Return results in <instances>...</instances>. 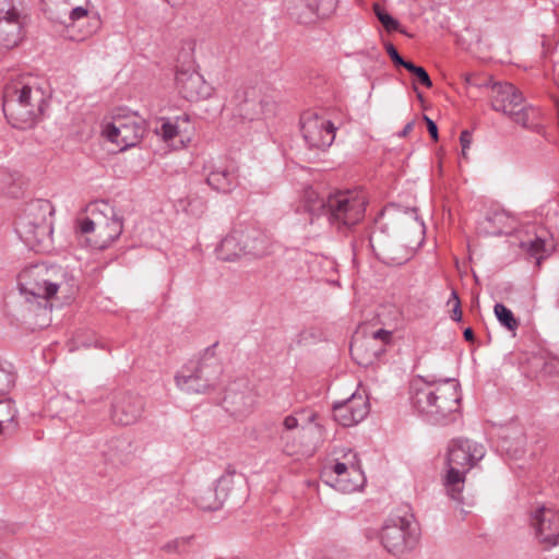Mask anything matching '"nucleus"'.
Returning <instances> with one entry per match:
<instances>
[{"label": "nucleus", "mask_w": 559, "mask_h": 559, "mask_svg": "<svg viewBox=\"0 0 559 559\" xmlns=\"http://www.w3.org/2000/svg\"><path fill=\"white\" fill-rule=\"evenodd\" d=\"M468 85L477 87H490L491 106L496 111L504 115L512 112L514 107H520L524 102L522 93L509 82H492L491 78L468 75L466 76Z\"/></svg>", "instance_id": "obj_10"}, {"label": "nucleus", "mask_w": 559, "mask_h": 559, "mask_svg": "<svg viewBox=\"0 0 559 559\" xmlns=\"http://www.w3.org/2000/svg\"><path fill=\"white\" fill-rule=\"evenodd\" d=\"M64 3H68L72 7H81L79 3L82 1V0H62Z\"/></svg>", "instance_id": "obj_55"}, {"label": "nucleus", "mask_w": 559, "mask_h": 559, "mask_svg": "<svg viewBox=\"0 0 559 559\" xmlns=\"http://www.w3.org/2000/svg\"><path fill=\"white\" fill-rule=\"evenodd\" d=\"M369 245L374 255L388 265H401L409 258L406 247L386 235L382 228L371 234Z\"/></svg>", "instance_id": "obj_15"}, {"label": "nucleus", "mask_w": 559, "mask_h": 559, "mask_svg": "<svg viewBox=\"0 0 559 559\" xmlns=\"http://www.w3.org/2000/svg\"><path fill=\"white\" fill-rule=\"evenodd\" d=\"M191 538L192 537H178L171 539L160 547V551L166 554L181 555L182 552L186 551Z\"/></svg>", "instance_id": "obj_40"}, {"label": "nucleus", "mask_w": 559, "mask_h": 559, "mask_svg": "<svg viewBox=\"0 0 559 559\" xmlns=\"http://www.w3.org/2000/svg\"><path fill=\"white\" fill-rule=\"evenodd\" d=\"M515 229V218L500 207L489 209L479 223V231L487 236L508 235Z\"/></svg>", "instance_id": "obj_21"}, {"label": "nucleus", "mask_w": 559, "mask_h": 559, "mask_svg": "<svg viewBox=\"0 0 559 559\" xmlns=\"http://www.w3.org/2000/svg\"><path fill=\"white\" fill-rule=\"evenodd\" d=\"M462 512H463L464 514H467V513H468V511H466V510H464V509H462Z\"/></svg>", "instance_id": "obj_60"}, {"label": "nucleus", "mask_w": 559, "mask_h": 559, "mask_svg": "<svg viewBox=\"0 0 559 559\" xmlns=\"http://www.w3.org/2000/svg\"><path fill=\"white\" fill-rule=\"evenodd\" d=\"M215 252L217 258L225 262H234L245 257L236 227L221 240Z\"/></svg>", "instance_id": "obj_27"}, {"label": "nucleus", "mask_w": 559, "mask_h": 559, "mask_svg": "<svg viewBox=\"0 0 559 559\" xmlns=\"http://www.w3.org/2000/svg\"><path fill=\"white\" fill-rule=\"evenodd\" d=\"M16 408L12 400L0 397V440L15 432L17 423L15 421Z\"/></svg>", "instance_id": "obj_31"}, {"label": "nucleus", "mask_w": 559, "mask_h": 559, "mask_svg": "<svg viewBox=\"0 0 559 559\" xmlns=\"http://www.w3.org/2000/svg\"><path fill=\"white\" fill-rule=\"evenodd\" d=\"M462 319V311L460 310V300L456 296V322L461 321Z\"/></svg>", "instance_id": "obj_53"}, {"label": "nucleus", "mask_w": 559, "mask_h": 559, "mask_svg": "<svg viewBox=\"0 0 559 559\" xmlns=\"http://www.w3.org/2000/svg\"><path fill=\"white\" fill-rule=\"evenodd\" d=\"M464 338L466 341H473L474 340V332L471 328H466L463 332Z\"/></svg>", "instance_id": "obj_52"}, {"label": "nucleus", "mask_w": 559, "mask_h": 559, "mask_svg": "<svg viewBox=\"0 0 559 559\" xmlns=\"http://www.w3.org/2000/svg\"><path fill=\"white\" fill-rule=\"evenodd\" d=\"M304 207L305 211L309 212L313 216L325 215L328 212V197L321 198L312 190L308 189L304 195Z\"/></svg>", "instance_id": "obj_33"}, {"label": "nucleus", "mask_w": 559, "mask_h": 559, "mask_svg": "<svg viewBox=\"0 0 559 559\" xmlns=\"http://www.w3.org/2000/svg\"><path fill=\"white\" fill-rule=\"evenodd\" d=\"M55 212L53 205L50 201L44 199H37L31 201L24 213L19 217L17 221H29L39 224H52L51 216Z\"/></svg>", "instance_id": "obj_26"}, {"label": "nucleus", "mask_w": 559, "mask_h": 559, "mask_svg": "<svg viewBox=\"0 0 559 559\" xmlns=\"http://www.w3.org/2000/svg\"><path fill=\"white\" fill-rule=\"evenodd\" d=\"M330 468L334 474H336L340 477H344L348 473V469H352L354 472L357 471V466L355 463H350L349 465H347L346 463L343 462H335Z\"/></svg>", "instance_id": "obj_45"}, {"label": "nucleus", "mask_w": 559, "mask_h": 559, "mask_svg": "<svg viewBox=\"0 0 559 559\" xmlns=\"http://www.w3.org/2000/svg\"><path fill=\"white\" fill-rule=\"evenodd\" d=\"M15 10H17V8L13 4V0H0V19Z\"/></svg>", "instance_id": "obj_47"}, {"label": "nucleus", "mask_w": 559, "mask_h": 559, "mask_svg": "<svg viewBox=\"0 0 559 559\" xmlns=\"http://www.w3.org/2000/svg\"><path fill=\"white\" fill-rule=\"evenodd\" d=\"M405 69L409 73H412L416 78L417 82L424 85L425 87L429 88L432 86V81L425 68L416 66L415 63L409 61L408 64H405Z\"/></svg>", "instance_id": "obj_41"}, {"label": "nucleus", "mask_w": 559, "mask_h": 559, "mask_svg": "<svg viewBox=\"0 0 559 559\" xmlns=\"http://www.w3.org/2000/svg\"><path fill=\"white\" fill-rule=\"evenodd\" d=\"M146 131L144 120L136 114L123 117H115L111 122L103 127L102 134L111 143L119 146L120 151L135 146Z\"/></svg>", "instance_id": "obj_9"}, {"label": "nucleus", "mask_w": 559, "mask_h": 559, "mask_svg": "<svg viewBox=\"0 0 559 559\" xmlns=\"http://www.w3.org/2000/svg\"><path fill=\"white\" fill-rule=\"evenodd\" d=\"M530 526L544 550L559 545V512L539 504L530 511Z\"/></svg>", "instance_id": "obj_11"}, {"label": "nucleus", "mask_w": 559, "mask_h": 559, "mask_svg": "<svg viewBox=\"0 0 559 559\" xmlns=\"http://www.w3.org/2000/svg\"><path fill=\"white\" fill-rule=\"evenodd\" d=\"M368 397L353 393L347 400L333 404V417L343 427H352L364 420L369 414Z\"/></svg>", "instance_id": "obj_16"}, {"label": "nucleus", "mask_w": 559, "mask_h": 559, "mask_svg": "<svg viewBox=\"0 0 559 559\" xmlns=\"http://www.w3.org/2000/svg\"><path fill=\"white\" fill-rule=\"evenodd\" d=\"M182 120L185 122H189L190 118L188 115H183L182 117L177 118V121ZM158 135L165 142H169L174 140L180 132L178 122H171L168 119H165L160 126V128L156 131Z\"/></svg>", "instance_id": "obj_38"}, {"label": "nucleus", "mask_w": 559, "mask_h": 559, "mask_svg": "<svg viewBox=\"0 0 559 559\" xmlns=\"http://www.w3.org/2000/svg\"><path fill=\"white\" fill-rule=\"evenodd\" d=\"M23 21L21 12L12 11L0 19V47L11 49L22 40Z\"/></svg>", "instance_id": "obj_23"}, {"label": "nucleus", "mask_w": 559, "mask_h": 559, "mask_svg": "<svg viewBox=\"0 0 559 559\" xmlns=\"http://www.w3.org/2000/svg\"><path fill=\"white\" fill-rule=\"evenodd\" d=\"M423 118L427 124V129H428L430 136L435 141H437L438 140V127H437L436 122L426 115H424Z\"/></svg>", "instance_id": "obj_48"}, {"label": "nucleus", "mask_w": 559, "mask_h": 559, "mask_svg": "<svg viewBox=\"0 0 559 559\" xmlns=\"http://www.w3.org/2000/svg\"><path fill=\"white\" fill-rule=\"evenodd\" d=\"M392 341V332L382 328L369 333H356L349 345L350 356L359 366H372L385 353Z\"/></svg>", "instance_id": "obj_8"}, {"label": "nucleus", "mask_w": 559, "mask_h": 559, "mask_svg": "<svg viewBox=\"0 0 559 559\" xmlns=\"http://www.w3.org/2000/svg\"><path fill=\"white\" fill-rule=\"evenodd\" d=\"M175 82L179 94L189 102L206 99L212 94V86L193 69H178Z\"/></svg>", "instance_id": "obj_17"}, {"label": "nucleus", "mask_w": 559, "mask_h": 559, "mask_svg": "<svg viewBox=\"0 0 559 559\" xmlns=\"http://www.w3.org/2000/svg\"><path fill=\"white\" fill-rule=\"evenodd\" d=\"M144 412V401L139 394L127 391L114 394L110 405V419L115 425L135 424Z\"/></svg>", "instance_id": "obj_13"}, {"label": "nucleus", "mask_w": 559, "mask_h": 559, "mask_svg": "<svg viewBox=\"0 0 559 559\" xmlns=\"http://www.w3.org/2000/svg\"><path fill=\"white\" fill-rule=\"evenodd\" d=\"M224 403L226 404L227 411H229L231 415L237 417H245L252 412L254 406V399L249 391H230L225 396Z\"/></svg>", "instance_id": "obj_28"}, {"label": "nucleus", "mask_w": 559, "mask_h": 559, "mask_svg": "<svg viewBox=\"0 0 559 559\" xmlns=\"http://www.w3.org/2000/svg\"><path fill=\"white\" fill-rule=\"evenodd\" d=\"M451 299H454V288H453V287H451V294H450V299H449V301H450Z\"/></svg>", "instance_id": "obj_58"}, {"label": "nucleus", "mask_w": 559, "mask_h": 559, "mask_svg": "<svg viewBox=\"0 0 559 559\" xmlns=\"http://www.w3.org/2000/svg\"><path fill=\"white\" fill-rule=\"evenodd\" d=\"M380 539L388 552L402 556L417 546L419 530L409 518L392 516L383 524Z\"/></svg>", "instance_id": "obj_7"}, {"label": "nucleus", "mask_w": 559, "mask_h": 559, "mask_svg": "<svg viewBox=\"0 0 559 559\" xmlns=\"http://www.w3.org/2000/svg\"><path fill=\"white\" fill-rule=\"evenodd\" d=\"M215 346L216 344L207 347L197 361H189L197 372L199 380L201 379L202 381L200 385H195L194 388V391L199 394H206L214 391L219 383L223 367L215 355ZM189 389L193 390L191 386Z\"/></svg>", "instance_id": "obj_14"}, {"label": "nucleus", "mask_w": 559, "mask_h": 559, "mask_svg": "<svg viewBox=\"0 0 559 559\" xmlns=\"http://www.w3.org/2000/svg\"><path fill=\"white\" fill-rule=\"evenodd\" d=\"M88 216L78 219V228L86 235L94 249H106L116 241L123 230L122 217L108 201H96L87 205Z\"/></svg>", "instance_id": "obj_2"}, {"label": "nucleus", "mask_w": 559, "mask_h": 559, "mask_svg": "<svg viewBox=\"0 0 559 559\" xmlns=\"http://www.w3.org/2000/svg\"><path fill=\"white\" fill-rule=\"evenodd\" d=\"M318 0H301L302 4L312 13L316 14V4Z\"/></svg>", "instance_id": "obj_51"}, {"label": "nucleus", "mask_w": 559, "mask_h": 559, "mask_svg": "<svg viewBox=\"0 0 559 559\" xmlns=\"http://www.w3.org/2000/svg\"><path fill=\"white\" fill-rule=\"evenodd\" d=\"M235 227L245 255L262 258L271 252L272 239L264 230L251 224Z\"/></svg>", "instance_id": "obj_18"}, {"label": "nucleus", "mask_w": 559, "mask_h": 559, "mask_svg": "<svg viewBox=\"0 0 559 559\" xmlns=\"http://www.w3.org/2000/svg\"><path fill=\"white\" fill-rule=\"evenodd\" d=\"M106 392L103 389H98V392L95 397L82 399L81 403L87 406L95 405L97 402L103 401L105 399Z\"/></svg>", "instance_id": "obj_49"}, {"label": "nucleus", "mask_w": 559, "mask_h": 559, "mask_svg": "<svg viewBox=\"0 0 559 559\" xmlns=\"http://www.w3.org/2000/svg\"><path fill=\"white\" fill-rule=\"evenodd\" d=\"M235 476L236 469L228 466L225 473L216 481L214 489L223 503L228 499L229 495L234 490Z\"/></svg>", "instance_id": "obj_34"}, {"label": "nucleus", "mask_w": 559, "mask_h": 559, "mask_svg": "<svg viewBox=\"0 0 559 559\" xmlns=\"http://www.w3.org/2000/svg\"><path fill=\"white\" fill-rule=\"evenodd\" d=\"M75 287L74 278L62 267L43 269L33 266L19 275L21 294L33 298L49 299L58 290L71 294ZM29 300L28 297H26Z\"/></svg>", "instance_id": "obj_4"}, {"label": "nucleus", "mask_w": 559, "mask_h": 559, "mask_svg": "<svg viewBox=\"0 0 559 559\" xmlns=\"http://www.w3.org/2000/svg\"><path fill=\"white\" fill-rule=\"evenodd\" d=\"M195 502L199 508L207 511H215L222 508L223 502L216 495L214 488H205L200 490L198 496L195 497Z\"/></svg>", "instance_id": "obj_35"}, {"label": "nucleus", "mask_w": 559, "mask_h": 559, "mask_svg": "<svg viewBox=\"0 0 559 559\" xmlns=\"http://www.w3.org/2000/svg\"><path fill=\"white\" fill-rule=\"evenodd\" d=\"M452 452H453V447L451 444H449L447 454L443 460V464H444V468H445L443 484L447 489V493L450 498H454V467L452 466Z\"/></svg>", "instance_id": "obj_36"}, {"label": "nucleus", "mask_w": 559, "mask_h": 559, "mask_svg": "<svg viewBox=\"0 0 559 559\" xmlns=\"http://www.w3.org/2000/svg\"><path fill=\"white\" fill-rule=\"evenodd\" d=\"M409 395L413 407L437 423L453 412L454 385L450 380L436 385L421 378L414 379L409 384Z\"/></svg>", "instance_id": "obj_3"}, {"label": "nucleus", "mask_w": 559, "mask_h": 559, "mask_svg": "<svg viewBox=\"0 0 559 559\" xmlns=\"http://www.w3.org/2000/svg\"><path fill=\"white\" fill-rule=\"evenodd\" d=\"M416 227L423 233L424 230V224L423 223H415Z\"/></svg>", "instance_id": "obj_57"}, {"label": "nucleus", "mask_w": 559, "mask_h": 559, "mask_svg": "<svg viewBox=\"0 0 559 559\" xmlns=\"http://www.w3.org/2000/svg\"><path fill=\"white\" fill-rule=\"evenodd\" d=\"M16 231L21 239L32 248H39L49 241L52 235V224H39L29 221H17Z\"/></svg>", "instance_id": "obj_24"}, {"label": "nucleus", "mask_w": 559, "mask_h": 559, "mask_svg": "<svg viewBox=\"0 0 559 559\" xmlns=\"http://www.w3.org/2000/svg\"><path fill=\"white\" fill-rule=\"evenodd\" d=\"M450 317L454 319V309L450 310Z\"/></svg>", "instance_id": "obj_59"}, {"label": "nucleus", "mask_w": 559, "mask_h": 559, "mask_svg": "<svg viewBox=\"0 0 559 559\" xmlns=\"http://www.w3.org/2000/svg\"><path fill=\"white\" fill-rule=\"evenodd\" d=\"M373 12L388 32H394L399 29L400 22L390 15L383 7L380 4H374Z\"/></svg>", "instance_id": "obj_39"}, {"label": "nucleus", "mask_w": 559, "mask_h": 559, "mask_svg": "<svg viewBox=\"0 0 559 559\" xmlns=\"http://www.w3.org/2000/svg\"><path fill=\"white\" fill-rule=\"evenodd\" d=\"M385 50L395 66L405 68V64L409 63V61H407L403 57H401V55L399 53L396 48L393 46V44H391V43L385 44Z\"/></svg>", "instance_id": "obj_44"}, {"label": "nucleus", "mask_w": 559, "mask_h": 559, "mask_svg": "<svg viewBox=\"0 0 559 559\" xmlns=\"http://www.w3.org/2000/svg\"><path fill=\"white\" fill-rule=\"evenodd\" d=\"M233 102L238 107L239 116L248 120L257 119L261 114H264L265 107L270 105V102L258 98L254 88L237 90Z\"/></svg>", "instance_id": "obj_22"}, {"label": "nucleus", "mask_w": 559, "mask_h": 559, "mask_svg": "<svg viewBox=\"0 0 559 559\" xmlns=\"http://www.w3.org/2000/svg\"><path fill=\"white\" fill-rule=\"evenodd\" d=\"M366 195L359 190H341L328 195L329 222L337 228L352 227L365 217Z\"/></svg>", "instance_id": "obj_6"}, {"label": "nucleus", "mask_w": 559, "mask_h": 559, "mask_svg": "<svg viewBox=\"0 0 559 559\" xmlns=\"http://www.w3.org/2000/svg\"><path fill=\"white\" fill-rule=\"evenodd\" d=\"M168 4H170L171 7H178V5H181L185 0H165Z\"/></svg>", "instance_id": "obj_54"}, {"label": "nucleus", "mask_w": 559, "mask_h": 559, "mask_svg": "<svg viewBox=\"0 0 559 559\" xmlns=\"http://www.w3.org/2000/svg\"><path fill=\"white\" fill-rule=\"evenodd\" d=\"M48 19L64 26L69 39L84 41L95 35L102 27L98 14H90L85 7H72L62 0H52L47 9Z\"/></svg>", "instance_id": "obj_5"}, {"label": "nucleus", "mask_w": 559, "mask_h": 559, "mask_svg": "<svg viewBox=\"0 0 559 559\" xmlns=\"http://www.w3.org/2000/svg\"><path fill=\"white\" fill-rule=\"evenodd\" d=\"M175 381L177 386L189 394L195 393L199 394L197 391L189 389L195 388V385H200L202 383L201 379L199 380V377L194 369L191 367V365L188 362L185 365L180 372H178L175 377Z\"/></svg>", "instance_id": "obj_32"}, {"label": "nucleus", "mask_w": 559, "mask_h": 559, "mask_svg": "<svg viewBox=\"0 0 559 559\" xmlns=\"http://www.w3.org/2000/svg\"><path fill=\"white\" fill-rule=\"evenodd\" d=\"M414 91L417 93L418 99L423 100V95L420 92L417 91V87L414 85Z\"/></svg>", "instance_id": "obj_56"}, {"label": "nucleus", "mask_w": 559, "mask_h": 559, "mask_svg": "<svg viewBox=\"0 0 559 559\" xmlns=\"http://www.w3.org/2000/svg\"><path fill=\"white\" fill-rule=\"evenodd\" d=\"M495 316L501 325L506 326L509 331H514L519 326V322L515 319L512 311L507 308L503 304H496L493 307Z\"/></svg>", "instance_id": "obj_37"}, {"label": "nucleus", "mask_w": 559, "mask_h": 559, "mask_svg": "<svg viewBox=\"0 0 559 559\" xmlns=\"http://www.w3.org/2000/svg\"><path fill=\"white\" fill-rule=\"evenodd\" d=\"M520 247L531 257L535 258L537 264H539L540 261L552 250V243L547 238V233L545 230H540V233L536 234L534 237L522 240L520 242Z\"/></svg>", "instance_id": "obj_29"}, {"label": "nucleus", "mask_w": 559, "mask_h": 559, "mask_svg": "<svg viewBox=\"0 0 559 559\" xmlns=\"http://www.w3.org/2000/svg\"><path fill=\"white\" fill-rule=\"evenodd\" d=\"M486 454L485 447L481 443L469 439H456V493L460 491L459 484L464 483L465 474L473 468ZM460 498L456 495V504Z\"/></svg>", "instance_id": "obj_19"}, {"label": "nucleus", "mask_w": 559, "mask_h": 559, "mask_svg": "<svg viewBox=\"0 0 559 559\" xmlns=\"http://www.w3.org/2000/svg\"><path fill=\"white\" fill-rule=\"evenodd\" d=\"M2 108L14 128H33L47 108L46 93L31 75L20 76L4 86Z\"/></svg>", "instance_id": "obj_1"}, {"label": "nucleus", "mask_w": 559, "mask_h": 559, "mask_svg": "<svg viewBox=\"0 0 559 559\" xmlns=\"http://www.w3.org/2000/svg\"><path fill=\"white\" fill-rule=\"evenodd\" d=\"M507 116L525 129L535 132H540L543 129L539 109L534 106L526 105L524 102L520 107H514L512 112H509Z\"/></svg>", "instance_id": "obj_25"}, {"label": "nucleus", "mask_w": 559, "mask_h": 559, "mask_svg": "<svg viewBox=\"0 0 559 559\" xmlns=\"http://www.w3.org/2000/svg\"><path fill=\"white\" fill-rule=\"evenodd\" d=\"M414 126H415V121L414 120L407 122L404 126V128L401 130V132L399 133V136H401V138L407 136L412 132V130L414 129Z\"/></svg>", "instance_id": "obj_50"}, {"label": "nucleus", "mask_w": 559, "mask_h": 559, "mask_svg": "<svg viewBox=\"0 0 559 559\" xmlns=\"http://www.w3.org/2000/svg\"><path fill=\"white\" fill-rule=\"evenodd\" d=\"M298 430H301V428H299V419L297 418V414H290L285 416L282 420L278 433H290Z\"/></svg>", "instance_id": "obj_43"}, {"label": "nucleus", "mask_w": 559, "mask_h": 559, "mask_svg": "<svg viewBox=\"0 0 559 559\" xmlns=\"http://www.w3.org/2000/svg\"><path fill=\"white\" fill-rule=\"evenodd\" d=\"M281 450L288 456H297L305 454L307 451V444L304 441L306 435V428L301 427V430L294 431L290 433H278Z\"/></svg>", "instance_id": "obj_30"}, {"label": "nucleus", "mask_w": 559, "mask_h": 559, "mask_svg": "<svg viewBox=\"0 0 559 559\" xmlns=\"http://www.w3.org/2000/svg\"><path fill=\"white\" fill-rule=\"evenodd\" d=\"M338 0H318L316 4V15L318 17H329L336 10Z\"/></svg>", "instance_id": "obj_42"}, {"label": "nucleus", "mask_w": 559, "mask_h": 559, "mask_svg": "<svg viewBox=\"0 0 559 559\" xmlns=\"http://www.w3.org/2000/svg\"><path fill=\"white\" fill-rule=\"evenodd\" d=\"M301 132L310 147H329L335 139L334 124L316 112H304L300 118Z\"/></svg>", "instance_id": "obj_12"}, {"label": "nucleus", "mask_w": 559, "mask_h": 559, "mask_svg": "<svg viewBox=\"0 0 559 559\" xmlns=\"http://www.w3.org/2000/svg\"><path fill=\"white\" fill-rule=\"evenodd\" d=\"M204 169L207 170L206 183L217 192L229 193L238 186V169L233 165L209 163Z\"/></svg>", "instance_id": "obj_20"}, {"label": "nucleus", "mask_w": 559, "mask_h": 559, "mask_svg": "<svg viewBox=\"0 0 559 559\" xmlns=\"http://www.w3.org/2000/svg\"><path fill=\"white\" fill-rule=\"evenodd\" d=\"M460 143L462 146V156L466 158L467 150L469 148V145L472 143V133L467 130L462 131L460 135Z\"/></svg>", "instance_id": "obj_46"}]
</instances>
